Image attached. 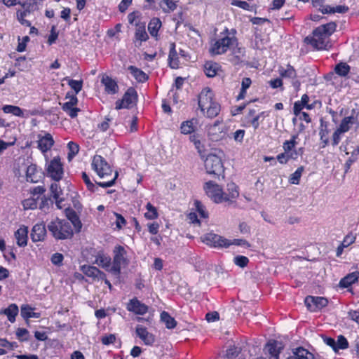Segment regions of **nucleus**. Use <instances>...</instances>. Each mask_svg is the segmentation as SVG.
Returning <instances> with one entry per match:
<instances>
[{
    "label": "nucleus",
    "instance_id": "1",
    "mask_svg": "<svg viewBox=\"0 0 359 359\" xmlns=\"http://www.w3.org/2000/svg\"><path fill=\"white\" fill-rule=\"evenodd\" d=\"M72 225L78 231L82 226L81 221L75 213L70 219L56 218L48 224L47 228L56 240H65L71 238L74 234Z\"/></svg>",
    "mask_w": 359,
    "mask_h": 359
},
{
    "label": "nucleus",
    "instance_id": "2",
    "mask_svg": "<svg viewBox=\"0 0 359 359\" xmlns=\"http://www.w3.org/2000/svg\"><path fill=\"white\" fill-rule=\"evenodd\" d=\"M336 27L333 22L320 25L313 30L312 36L305 38V42L317 50H327L331 47L330 36L336 30Z\"/></svg>",
    "mask_w": 359,
    "mask_h": 359
},
{
    "label": "nucleus",
    "instance_id": "3",
    "mask_svg": "<svg viewBox=\"0 0 359 359\" xmlns=\"http://www.w3.org/2000/svg\"><path fill=\"white\" fill-rule=\"evenodd\" d=\"M92 167L100 178L107 180L105 182H97L98 186L107 188L114 184L118 177V172H114L111 166L102 156L95 155L93 159Z\"/></svg>",
    "mask_w": 359,
    "mask_h": 359
},
{
    "label": "nucleus",
    "instance_id": "4",
    "mask_svg": "<svg viewBox=\"0 0 359 359\" xmlns=\"http://www.w3.org/2000/svg\"><path fill=\"white\" fill-rule=\"evenodd\" d=\"M225 154L222 150H215L208 155L205 161V168L208 174L220 176L224 173L223 159Z\"/></svg>",
    "mask_w": 359,
    "mask_h": 359
},
{
    "label": "nucleus",
    "instance_id": "5",
    "mask_svg": "<svg viewBox=\"0 0 359 359\" xmlns=\"http://www.w3.org/2000/svg\"><path fill=\"white\" fill-rule=\"evenodd\" d=\"M237 39L236 37L229 36L228 35L215 39L211 43L210 53L212 55L224 54L229 48L233 47Z\"/></svg>",
    "mask_w": 359,
    "mask_h": 359
},
{
    "label": "nucleus",
    "instance_id": "6",
    "mask_svg": "<svg viewBox=\"0 0 359 359\" xmlns=\"http://www.w3.org/2000/svg\"><path fill=\"white\" fill-rule=\"evenodd\" d=\"M126 251L123 247L121 245L116 246L114 250V257L112 266L109 271L116 276H119L121 269L128 265V260L126 257Z\"/></svg>",
    "mask_w": 359,
    "mask_h": 359
},
{
    "label": "nucleus",
    "instance_id": "7",
    "mask_svg": "<svg viewBox=\"0 0 359 359\" xmlns=\"http://www.w3.org/2000/svg\"><path fill=\"white\" fill-rule=\"evenodd\" d=\"M204 189L208 197L215 203H220L224 201H230V198L224 197V193L222 189L212 181L206 182L204 185Z\"/></svg>",
    "mask_w": 359,
    "mask_h": 359
},
{
    "label": "nucleus",
    "instance_id": "8",
    "mask_svg": "<svg viewBox=\"0 0 359 359\" xmlns=\"http://www.w3.org/2000/svg\"><path fill=\"white\" fill-rule=\"evenodd\" d=\"M227 128L222 121L217 120L208 126V135L212 141H219L226 137Z\"/></svg>",
    "mask_w": 359,
    "mask_h": 359
},
{
    "label": "nucleus",
    "instance_id": "9",
    "mask_svg": "<svg viewBox=\"0 0 359 359\" xmlns=\"http://www.w3.org/2000/svg\"><path fill=\"white\" fill-rule=\"evenodd\" d=\"M137 94L133 88H129L123 96L121 100L116 102V109L122 108L130 109L136 105Z\"/></svg>",
    "mask_w": 359,
    "mask_h": 359
},
{
    "label": "nucleus",
    "instance_id": "10",
    "mask_svg": "<svg viewBox=\"0 0 359 359\" xmlns=\"http://www.w3.org/2000/svg\"><path fill=\"white\" fill-rule=\"evenodd\" d=\"M202 241L212 248H228L229 240L224 237L213 233H208L201 237Z\"/></svg>",
    "mask_w": 359,
    "mask_h": 359
},
{
    "label": "nucleus",
    "instance_id": "11",
    "mask_svg": "<svg viewBox=\"0 0 359 359\" xmlns=\"http://www.w3.org/2000/svg\"><path fill=\"white\" fill-rule=\"evenodd\" d=\"M48 175L55 181L62 179L63 175L62 165L59 158H54L47 168Z\"/></svg>",
    "mask_w": 359,
    "mask_h": 359
},
{
    "label": "nucleus",
    "instance_id": "12",
    "mask_svg": "<svg viewBox=\"0 0 359 359\" xmlns=\"http://www.w3.org/2000/svg\"><path fill=\"white\" fill-rule=\"evenodd\" d=\"M304 302L308 309L314 312L325 307L328 304V300L323 297L308 296Z\"/></svg>",
    "mask_w": 359,
    "mask_h": 359
},
{
    "label": "nucleus",
    "instance_id": "13",
    "mask_svg": "<svg viewBox=\"0 0 359 359\" xmlns=\"http://www.w3.org/2000/svg\"><path fill=\"white\" fill-rule=\"evenodd\" d=\"M213 92L209 88H205L198 95V103L201 110L205 112V107L211 104L214 101Z\"/></svg>",
    "mask_w": 359,
    "mask_h": 359
},
{
    "label": "nucleus",
    "instance_id": "14",
    "mask_svg": "<svg viewBox=\"0 0 359 359\" xmlns=\"http://www.w3.org/2000/svg\"><path fill=\"white\" fill-rule=\"evenodd\" d=\"M148 306L139 301L137 298L130 300L127 305V309L137 315H144L148 311Z\"/></svg>",
    "mask_w": 359,
    "mask_h": 359
},
{
    "label": "nucleus",
    "instance_id": "15",
    "mask_svg": "<svg viewBox=\"0 0 359 359\" xmlns=\"http://www.w3.org/2000/svg\"><path fill=\"white\" fill-rule=\"evenodd\" d=\"M135 332L137 337H139L143 341L145 345L151 346L155 342L154 335L149 332L143 326L137 325Z\"/></svg>",
    "mask_w": 359,
    "mask_h": 359
},
{
    "label": "nucleus",
    "instance_id": "16",
    "mask_svg": "<svg viewBox=\"0 0 359 359\" xmlns=\"http://www.w3.org/2000/svg\"><path fill=\"white\" fill-rule=\"evenodd\" d=\"M46 236V229L43 223L35 224L31 233V238L33 242H38L44 240Z\"/></svg>",
    "mask_w": 359,
    "mask_h": 359
},
{
    "label": "nucleus",
    "instance_id": "17",
    "mask_svg": "<svg viewBox=\"0 0 359 359\" xmlns=\"http://www.w3.org/2000/svg\"><path fill=\"white\" fill-rule=\"evenodd\" d=\"M38 137V148L43 153L50 150L54 144V140L52 135L50 133H46L44 136L39 135Z\"/></svg>",
    "mask_w": 359,
    "mask_h": 359
},
{
    "label": "nucleus",
    "instance_id": "18",
    "mask_svg": "<svg viewBox=\"0 0 359 359\" xmlns=\"http://www.w3.org/2000/svg\"><path fill=\"white\" fill-rule=\"evenodd\" d=\"M283 348L282 344L277 341L268 342L265 347V350L268 352L271 359H279V354Z\"/></svg>",
    "mask_w": 359,
    "mask_h": 359
},
{
    "label": "nucleus",
    "instance_id": "19",
    "mask_svg": "<svg viewBox=\"0 0 359 359\" xmlns=\"http://www.w3.org/2000/svg\"><path fill=\"white\" fill-rule=\"evenodd\" d=\"M82 272L88 277L100 280L104 278V273L101 271L97 267L90 265H83L81 266Z\"/></svg>",
    "mask_w": 359,
    "mask_h": 359
},
{
    "label": "nucleus",
    "instance_id": "20",
    "mask_svg": "<svg viewBox=\"0 0 359 359\" xmlns=\"http://www.w3.org/2000/svg\"><path fill=\"white\" fill-rule=\"evenodd\" d=\"M41 178L40 172L35 164H31L27 168L26 180L32 183H36Z\"/></svg>",
    "mask_w": 359,
    "mask_h": 359
},
{
    "label": "nucleus",
    "instance_id": "21",
    "mask_svg": "<svg viewBox=\"0 0 359 359\" xmlns=\"http://www.w3.org/2000/svg\"><path fill=\"white\" fill-rule=\"evenodd\" d=\"M28 229L26 226L20 227L15 233L17 244L20 247H24L27 243Z\"/></svg>",
    "mask_w": 359,
    "mask_h": 359
},
{
    "label": "nucleus",
    "instance_id": "22",
    "mask_svg": "<svg viewBox=\"0 0 359 359\" xmlns=\"http://www.w3.org/2000/svg\"><path fill=\"white\" fill-rule=\"evenodd\" d=\"M102 83L104 86L105 91L109 94H115L118 92V85L116 82L108 76H103Z\"/></svg>",
    "mask_w": 359,
    "mask_h": 359
},
{
    "label": "nucleus",
    "instance_id": "23",
    "mask_svg": "<svg viewBox=\"0 0 359 359\" xmlns=\"http://www.w3.org/2000/svg\"><path fill=\"white\" fill-rule=\"evenodd\" d=\"M359 278V271H353L347 274L339 282V286L343 288H347L353 283L358 281Z\"/></svg>",
    "mask_w": 359,
    "mask_h": 359
},
{
    "label": "nucleus",
    "instance_id": "24",
    "mask_svg": "<svg viewBox=\"0 0 359 359\" xmlns=\"http://www.w3.org/2000/svg\"><path fill=\"white\" fill-rule=\"evenodd\" d=\"M197 124L198 120L196 118L183 121L180 126L181 133L184 135L191 134L196 130Z\"/></svg>",
    "mask_w": 359,
    "mask_h": 359
},
{
    "label": "nucleus",
    "instance_id": "25",
    "mask_svg": "<svg viewBox=\"0 0 359 359\" xmlns=\"http://www.w3.org/2000/svg\"><path fill=\"white\" fill-rule=\"evenodd\" d=\"M235 44L236 46L232 48L233 57L231 59V62L234 65H238L243 61L245 56V50L244 48L238 46L237 42Z\"/></svg>",
    "mask_w": 359,
    "mask_h": 359
},
{
    "label": "nucleus",
    "instance_id": "26",
    "mask_svg": "<svg viewBox=\"0 0 359 359\" xmlns=\"http://www.w3.org/2000/svg\"><path fill=\"white\" fill-rule=\"evenodd\" d=\"M19 312L18 306L15 304H10L6 309L0 311V313L5 314L11 323L15 321V317Z\"/></svg>",
    "mask_w": 359,
    "mask_h": 359
},
{
    "label": "nucleus",
    "instance_id": "27",
    "mask_svg": "<svg viewBox=\"0 0 359 359\" xmlns=\"http://www.w3.org/2000/svg\"><path fill=\"white\" fill-rule=\"evenodd\" d=\"M128 69L138 82H145L147 81L149 77L142 70L132 65L129 66Z\"/></svg>",
    "mask_w": 359,
    "mask_h": 359
},
{
    "label": "nucleus",
    "instance_id": "28",
    "mask_svg": "<svg viewBox=\"0 0 359 359\" xmlns=\"http://www.w3.org/2000/svg\"><path fill=\"white\" fill-rule=\"evenodd\" d=\"M279 74L282 78L295 79L297 78V72L294 68L290 65H287L286 68L280 67Z\"/></svg>",
    "mask_w": 359,
    "mask_h": 359
},
{
    "label": "nucleus",
    "instance_id": "29",
    "mask_svg": "<svg viewBox=\"0 0 359 359\" xmlns=\"http://www.w3.org/2000/svg\"><path fill=\"white\" fill-rule=\"evenodd\" d=\"M219 69V66L217 63L211 61L206 62L204 65V72L207 76L213 77L215 76L217 71Z\"/></svg>",
    "mask_w": 359,
    "mask_h": 359
},
{
    "label": "nucleus",
    "instance_id": "30",
    "mask_svg": "<svg viewBox=\"0 0 359 359\" xmlns=\"http://www.w3.org/2000/svg\"><path fill=\"white\" fill-rule=\"evenodd\" d=\"M168 60L170 67L173 69L178 68L179 61L177 57V53L175 50V44L174 43H171L170 45Z\"/></svg>",
    "mask_w": 359,
    "mask_h": 359
},
{
    "label": "nucleus",
    "instance_id": "31",
    "mask_svg": "<svg viewBox=\"0 0 359 359\" xmlns=\"http://www.w3.org/2000/svg\"><path fill=\"white\" fill-rule=\"evenodd\" d=\"M161 27V21L160 20V19L157 18H154L150 20L148 25V30L152 36L156 37L158 35V32Z\"/></svg>",
    "mask_w": 359,
    "mask_h": 359
},
{
    "label": "nucleus",
    "instance_id": "32",
    "mask_svg": "<svg viewBox=\"0 0 359 359\" xmlns=\"http://www.w3.org/2000/svg\"><path fill=\"white\" fill-rule=\"evenodd\" d=\"M21 316L27 320L28 322V319L30 318H38L40 317L39 313H35L32 311V309L29 305H22L21 306V311H20Z\"/></svg>",
    "mask_w": 359,
    "mask_h": 359
},
{
    "label": "nucleus",
    "instance_id": "33",
    "mask_svg": "<svg viewBox=\"0 0 359 359\" xmlns=\"http://www.w3.org/2000/svg\"><path fill=\"white\" fill-rule=\"evenodd\" d=\"M220 109L221 107L219 104L215 101L211 104L208 105V107H205V116L208 118H213L219 114Z\"/></svg>",
    "mask_w": 359,
    "mask_h": 359
},
{
    "label": "nucleus",
    "instance_id": "34",
    "mask_svg": "<svg viewBox=\"0 0 359 359\" xmlns=\"http://www.w3.org/2000/svg\"><path fill=\"white\" fill-rule=\"evenodd\" d=\"M135 38L139 41L140 43L143 41H147L149 36L146 32L145 26L142 25H137L135 29Z\"/></svg>",
    "mask_w": 359,
    "mask_h": 359
},
{
    "label": "nucleus",
    "instance_id": "35",
    "mask_svg": "<svg viewBox=\"0 0 359 359\" xmlns=\"http://www.w3.org/2000/svg\"><path fill=\"white\" fill-rule=\"evenodd\" d=\"M355 120V118L353 116L344 118L337 129L344 133L348 131L351 126L354 123Z\"/></svg>",
    "mask_w": 359,
    "mask_h": 359
},
{
    "label": "nucleus",
    "instance_id": "36",
    "mask_svg": "<svg viewBox=\"0 0 359 359\" xmlns=\"http://www.w3.org/2000/svg\"><path fill=\"white\" fill-rule=\"evenodd\" d=\"M161 320L165 323V327L168 329H172L177 325V322L175 318L171 317L170 314L166 311H163L161 313Z\"/></svg>",
    "mask_w": 359,
    "mask_h": 359
},
{
    "label": "nucleus",
    "instance_id": "37",
    "mask_svg": "<svg viewBox=\"0 0 359 359\" xmlns=\"http://www.w3.org/2000/svg\"><path fill=\"white\" fill-rule=\"evenodd\" d=\"M350 69L351 67L347 63L342 62L338 63L334 67L335 73L341 77L346 76L348 74Z\"/></svg>",
    "mask_w": 359,
    "mask_h": 359
},
{
    "label": "nucleus",
    "instance_id": "38",
    "mask_svg": "<svg viewBox=\"0 0 359 359\" xmlns=\"http://www.w3.org/2000/svg\"><path fill=\"white\" fill-rule=\"evenodd\" d=\"M3 111L6 114H12L18 117H23L24 112L21 108L18 106L5 105L2 108Z\"/></svg>",
    "mask_w": 359,
    "mask_h": 359
},
{
    "label": "nucleus",
    "instance_id": "39",
    "mask_svg": "<svg viewBox=\"0 0 359 359\" xmlns=\"http://www.w3.org/2000/svg\"><path fill=\"white\" fill-rule=\"evenodd\" d=\"M52 205L53 201L50 198L43 195L41 198H40V201L38 202V208L42 211L46 212L49 210L50 206Z\"/></svg>",
    "mask_w": 359,
    "mask_h": 359
},
{
    "label": "nucleus",
    "instance_id": "40",
    "mask_svg": "<svg viewBox=\"0 0 359 359\" xmlns=\"http://www.w3.org/2000/svg\"><path fill=\"white\" fill-rule=\"evenodd\" d=\"M228 191H229V194H224V197L230 198V201H227L231 203L233 201V200L236 199L239 195L238 188L236 186V184L233 183L229 184H228Z\"/></svg>",
    "mask_w": 359,
    "mask_h": 359
},
{
    "label": "nucleus",
    "instance_id": "41",
    "mask_svg": "<svg viewBox=\"0 0 359 359\" xmlns=\"http://www.w3.org/2000/svg\"><path fill=\"white\" fill-rule=\"evenodd\" d=\"M147 212L144 213V217L149 219H154L158 217V214L156 208L153 206L150 203L146 205Z\"/></svg>",
    "mask_w": 359,
    "mask_h": 359
},
{
    "label": "nucleus",
    "instance_id": "42",
    "mask_svg": "<svg viewBox=\"0 0 359 359\" xmlns=\"http://www.w3.org/2000/svg\"><path fill=\"white\" fill-rule=\"evenodd\" d=\"M64 80H66L68 81L69 86L71 87L72 90H74L75 93H79L83 87V81H77L74 79H69V78L66 77L64 79Z\"/></svg>",
    "mask_w": 359,
    "mask_h": 359
},
{
    "label": "nucleus",
    "instance_id": "43",
    "mask_svg": "<svg viewBox=\"0 0 359 359\" xmlns=\"http://www.w3.org/2000/svg\"><path fill=\"white\" fill-rule=\"evenodd\" d=\"M66 98H69V100L62 105V109L67 110V109H71V108H74V106L77 104L78 99L77 97L74 95H70V93H67Z\"/></svg>",
    "mask_w": 359,
    "mask_h": 359
},
{
    "label": "nucleus",
    "instance_id": "44",
    "mask_svg": "<svg viewBox=\"0 0 359 359\" xmlns=\"http://www.w3.org/2000/svg\"><path fill=\"white\" fill-rule=\"evenodd\" d=\"M162 3L165 5L166 7H163L161 4V7L162 8L164 13H168L171 11H175L177 8V2L173 0H163Z\"/></svg>",
    "mask_w": 359,
    "mask_h": 359
},
{
    "label": "nucleus",
    "instance_id": "45",
    "mask_svg": "<svg viewBox=\"0 0 359 359\" xmlns=\"http://www.w3.org/2000/svg\"><path fill=\"white\" fill-rule=\"evenodd\" d=\"M22 205L25 210H34L38 208V201H36V199H34V197L31 196L22 201Z\"/></svg>",
    "mask_w": 359,
    "mask_h": 359
},
{
    "label": "nucleus",
    "instance_id": "46",
    "mask_svg": "<svg viewBox=\"0 0 359 359\" xmlns=\"http://www.w3.org/2000/svg\"><path fill=\"white\" fill-rule=\"evenodd\" d=\"M303 171L304 168L302 166L298 168L297 170L291 175L289 180L290 182L292 184H299Z\"/></svg>",
    "mask_w": 359,
    "mask_h": 359
},
{
    "label": "nucleus",
    "instance_id": "47",
    "mask_svg": "<svg viewBox=\"0 0 359 359\" xmlns=\"http://www.w3.org/2000/svg\"><path fill=\"white\" fill-rule=\"evenodd\" d=\"M335 352H337L339 349H346L348 346L347 339L342 335L338 337L337 341L335 344Z\"/></svg>",
    "mask_w": 359,
    "mask_h": 359
},
{
    "label": "nucleus",
    "instance_id": "48",
    "mask_svg": "<svg viewBox=\"0 0 359 359\" xmlns=\"http://www.w3.org/2000/svg\"><path fill=\"white\" fill-rule=\"evenodd\" d=\"M50 191L53 199L59 198V197L62 194V191L60 185L55 182L51 184L50 187Z\"/></svg>",
    "mask_w": 359,
    "mask_h": 359
},
{
    "label": "nucleus",
    "instance_id": "49",
    "mask_svg": "<svg viewBox=\"0 0 359 359\" xmlns=\"http://www.w3.org/2000/svg\"><path fill=\"white\" fill-rule=\"evenodd\" d=\"M67 146L69 151L68 153V158L70 161L78 154L79 151V147L76 143L73 142H69Z\"/></svg>",
    "mask_w": 359,
    "mask_h": 359
},
{
    "label": "nucleus",
    "instance_id": "50",
    "mask_svg": "<svg viewBox=\"0 0 359 359\" xmlns=\"http://www.w3.org/2000/svg\"><path fill=\"white\" fill-rule=\"evenodd\" d=\"M189 140L194 143L196 149L201 154L203 150L204 146L198 139V135L196 134L191 135L189 137Z\"/></svg>",
    "mask_w": 359,
    "mask_h": 359
},
{
    "label": "nucleus",
    "instance_id": "51",
    "mask_svg": "<svg viewBox=\"0 0 359 359\" xmlns=\"http://www.w3.org/2000/svg\"><path fill=\"white\" fill-rule=\"evenodd\" d=\"M297 135H293L290 140L285 141L283 143V149L285 152L288 153L297 144L296 139Z\"/></svg>",
    "mask_w": 359,
    "mask_h": 359
},
{
    "label": "nucleus",
    "instance_id": "52",
    "mask_svg": "<svg viewBox=\"0 0 359 359\" xmlns=\"http://www.w3.org/2000/svg\"><path fill=\"white\" fill-rule=\"evenodd\" d=\"M231 5L238 6L239 8H241L245 11H253V6H250L248 3L246 1H239V0H233L231 2Z\"/></svg>",
    "mask_w": 359,
    "mask_h": 359
},
{
    "label": "nucleus",
    "instance_id": "53",
    "mask_svg": "<svg viewBox=\"0 0 359 359\" xmlns=\"http://www.w3.org/2000/svg\"><path fill=\"white\" fill-rule=\"evenodd\" d=\"M249 259L245 256L238 255L234 257V263L240 267H245L248 265Z\"/></svg>",
    "mask_w": 359,
    "mask_h": 359
},
{
    "label": "nucleus",
    "instance_id": "54",
    "mask_svg": "<svg viewBox=\"0 0 359 359\" xmlns=\"http://www.w3.org/2000/svg\"><path fill=\"white\" fill-rule=\"evenodd\" d=\"M81 177L83 180L84 181L87 188L90 191L94 192L96 189L95 185L90 181L89 176L86 174V172H83L81 174Z\"/></svg>",
    "mask_w": 359,
    "mask_h": 359
},
{
    "label": "nucleus",
    "instance_id": "55",
    "mask_svg": "<svg viewBox=\"0 0 359 359\" xmlns=\"http://www.w3.org/2000/svg\"><path fill=\"white\" fill-rule=\"evenodd\" d=\"M16 335L20 341L28 340L29 332L25 328H18L16 330Z\"/></svg>",
    "mask_w": 359,
    "mask_h": 359
},
{
    "label": "nucleus",
    "instance_id": "56",
    "mask_svg": "<svg viewBox=\"0 0 359 359\" xmlns=\"http://www.w3.org/2000/svg\"><path fill=\"white\" fill-rule=\"evenodd\" d=\"M116 341V337L113 334L102 337L101 341L104 345L114 344Z\"/></svg>",
    "mask_w": 359,
    "mask_h": 359
},
{
    "label": "nucleus",
    "instance_id": "57",
    "mask_svg": "<svg viewBox=\"0 0 359 359\" xmlns=\"http://www.w3.org/2000/svg\"><path fill=\"white\" fill-rule=\"evenodd\" d=\"M355 241V236L352 233H348L345 236L341 244L343 245V246H345L346 248L349 246L351 244L353 243Z\"/></svg>",
    "mask_w": 359,
    "mask_h": 359
},
{
    "label": "nucleus",
    "instance_id": "58",
    "mask_svg": "<svg viewBox=\"0 0 359 359\" xmlns=\"http://www.w3.org/2000/svg\"><path fill=\"white\" fill-rule=\"evenodd\" d=\"M229 246L231 245H241L246 248H249L250 246V243L244 239H233L232 241L229 240Z\"/></svg>",
    "mask_w": 359,
    "mask_h": 359
},
{
    "label": "nucleus",
    "instance_id": "59",
    "mask_svg": "<svg viewBox=\"0 0 359 359\" xmlns=\"http://www.w3.org/2000/svg\"><path fill=\"white\" fill-rule=\"evenodd\" d=\"M27 14V13L26 12L18 11L17 12V18H18V20L21 22L22 25L30 26V25H31L30 22L28 20L25 19Z\"/></svg>",
    "mask_w": 359,
    "mask_h": 359
},
{
    "label": "nucleus",
    "instance_id": "60",
    "mask_svg": "<svg viewBox=\"0 0 359 359\" xmlns=\"http://www.w3.org/2000/svg\"><path fill=\"white\" fill-rule=\"evenodd\" d=\"M240 350L236 346H231L226 350V355L229 358L236 357L239 353Z\"/></svg>",
    "mask_w": 359,
    "mask_h": 359
},
{
    "label": "nucleus",
    "instance_id": "61",
    "mask_svg": "<svg viewBox=\"0 0 359 359\" xmlns=\"http://www.w3.org/2000/svg\"><path fill=\"white\" fill-rule=\"evenodd\" d=\"M64 257L61 253H55L51 257V262L55 265H60L63 261Z\"/></svg>",
    "mask_w": 359,
    "mask_h": 359
},
{
    "label": "nucleus",
    "instance_id": "62",
    "mask_svg": "<svg viewBox=\"0 0 359 359\" xmlns=\"http://www.w3.org/2000/svg\"><path fill=\"white\" fill-rule=\"evenodd\" d=\"M46 191V189L42 186H38L31 190L32 196H43Z\"/></svg>",
    "mask_w": 359,
    "mask_h": 359
},
{
    "label": "nucleus",
    "instance_id": "63",
    "mask_svg": "<svg viewBox=\"0 0 359 359\" xmlns=\"http://www.w3.org/2000/svg\"><path fill=\"white\" fill-rule=\"evenodd\" d=\"M195 205H196V208L197 211L198 212V213L201 215V216L202 217H203V218L208 217V214L205 211L204 207L201 202L196 201L195 202Z\"/></svg>",
    "mask_w": 359,
    "mask_h": 359
},
{
    "label": "nucleus",
    "instance_id": "64",
    "mask_svg": "<svg viewBox=\"0 0 359 359\" xmlns=\"http://www.w3.org/2000/svg\"><path fill=\"white\" fill-rule=\"evenodd\" d=\"M205 319L208 322H214L219 319V315L217 311L209 312L206 314Z\"/></svg>",
    "mask_w": 359,
    "mask_h": 359
}]
</instances>
